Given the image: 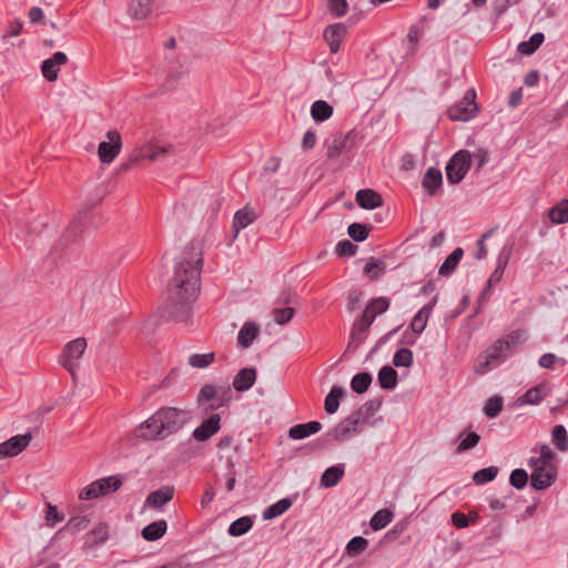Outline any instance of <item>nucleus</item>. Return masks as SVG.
<instances>
[{
  "instance_id": "obj_1",
  "label": "nucleus",
  "mask_w": 568,
  "mask_h": 568,
  "mask_svg": "<svg viewBox=\"0 0 568 568\" xmlns=\"http://www.w3.org/2000/svg\"><path fill=\"white\" fill-rule=\"evenodd\" d=\"M203 247L201 242H192L185 246L175 264L170 284L171 297L176 304L186 306L194 302L200 293Z\"/></svg>"
},
{
  "instance_id": "obj_2",
  "label": "nucleus",
  "mask_w": 568,
  "mask_h": 568,
  "mask_svg": "<svg viewBox=\"0 0 568 568\" xmlns=\"http://www.w3.org/2000/svg\"><path fill=\"white\" fill-rule=\"evenodd\" d=\"M187 420V413L175 407H163L143 422L139 428L142 432L138 437L145 440L163 439L176 433Z\"/></svg>"
},
{
  "instance_id": "obj_3",
  "label": "nucleus",
  "mask_w": 568,
  "mask_h": 568,
  "mask_svg": "<svg viewBox=\"0 0 568 568\" xmlns=\"http://www.w3.org/2000/svg\"><path fill=\"white\" fill-rule=\"evenodd\" d=\"M531 469L530 485L535 490H544L550 487L558 474L556 455L547 444H542L539 456H531L528 459Z\"/></svg>"
},
{
  "instance_id": "obj_4",
  "label": "nucleus",
  "mask_w": 568,
  "mask_h": 568,
  "mask_svg": "<svg viewBox=\"0 0 568 568\" xmlns=\"http://www.w3.org/2000/svg\"><path fill=\"white\" fill-rule=\"evenodd\" d=\"M519 342V334L513 333L506 338L497 339L484 354L485 361L477 367V373L485 374L490 366H496L504 361L507 352Z\"/></svg>"
},
{
  "instance_id": "obj_5",
  "label": "nucleus",
  "mask_w": 568,
  "mask_h": 568,
  "mask_svg": "<svg viewBox=\"0 0 568 568\" xmlns=\"http://www.w3.org/2000/svg\"><path fill=\"white\" fill-rule=\"evenodd\" d=\"M122 484L123 481L120 476H109L94 480L80 491L79 499L90 500L105 496L110 493L119 490Z\"/></svg>"
},
{
  "instance_id": "obj_6",
  "label": "nucleus",
  "mask_w": 568,
  "mask_h": 568,
  "mask_svg": "<svg viewBox=\"0 0 568 568\" xmlns=\"http://www.w3.org/2000/svg\"><path fill=\"white\" fill-rule=\"evenodd\" d=\"M171 146H161L158 144H146L139 150H135L131 153L128 162L122 164L123 170H129L133 168L141 161L149 160L150 162L160 161L165 159L169 154H171Z\"/></svg>"
},
{
  "instance_id": "obj_7",
  "label": "nucleus",
  "mask_w": 568,
  "mask_h": 568,
  "mask_svg": "<svg viewBox=\"0 0 568 568\" xmlns=\"http://www.w3.org/2000/svg\"><path fill=\"white\" fill-rule=\"evenodd\" d=\"M85 348V338H77L65 345L63 353L60 356L59 363L72 375V377L75 376V371L79 366L78 362L84 354Z\"/></svg>"
},
{
  "instance_id": "obj_8",
  "label": "nucleus",
  "mask_w": 568,
  "mask_h": 568,
  "mask_svg": "<svg viewBox=\"0 0 568 568\" xmlns=\"http://www.w3.org/2000/svg\"><path fill=\"white\" fill-rule=\"evenodd\" d=\"M232 399V389L229 385H220L215 386L212 384L204 385L199 395L197 403L202 404L204 402L213 400L214 404L210 405V409L219 408L225 404H227Z\"/></svg>"
},
{
  "instance_id": "obj_9",
  "label": "nucleus",
  "mask_w": 568,
  "mask_h": 568,
  "mask_svg": "<svg viewBox=\"0 0 568 568\" xmlns=\"http://www.w3.org/2000/svg\"><path fill=\"white\" fill-rule=\"evenodd\" d=\"M471 155L468 151L462 150L453 155L446 165V176L452 184L459 183L470 168Z\"/></svg>"
},
{
  "instance_id": "obj_10",
  "label": "nucleus",
  "mask_w": 568,
  "mask_h": 568,
  "mask_svg": "<svg viewBox=\"0 0 568 568\" xmlns=\"http://www.w3.org/2000/svg\"><path fill=\"white\" fill-rule=\"evenodd\" d=\"M475 99V90H468L460 102L448 109L449 119L453 121H468L473 119L478 111Z\"/></svg>"
},
{
  "instance_id": "obj_11",
  "label": "nucleus",
  "mask_w": 568,
  "mask_h": 568,
  "mask_svg": "<svg viewBox=\"0 0 568 568\" xmlns=\"http://www.w3.org/2000/svg\"><path fill=\"white\" fill-rule=\"evenodd\" d=\"M362 413L354 412L344 420L338 423L329 433L328 436L338 443L346 440L351 435L357 434L361 430Z\"/></svg>"
},
{
  "instance_id": "obj_12",
  "label": "nucleus",
  "mask_w": 568,
  "mask_h": 568,
  "mask_svg": "<svg viewBox=\"0 0 568 568\" xmlns=\"http://www.w3.org/2000/svg\"><path fill=\"white\" fill-rule=\"evenodd\" d=\"M108 141H103L98 146V155L102 163H111L121 152L122 139L116 130L106 133Z\"/></svg>"
},
{
  "instance_id": "obj_13",
  "label": "nucleus",
  "mask_w": 568,
  "mask_h": 568,
  "mask_svg": "<svg viewBox=\"0 0 568 568\" xmlns=\"http://www.w3.org/2000/svg\"><path fill=\"white\" fill-rule=\"evenodd\" d=\"M119 292V281L113 274H101L90 284L89 293L93 296H115Z\"/></svg>"
},
{
  "instance_id": "obj_14",
  "label": "nucleus",
  "mask_w": 568,
  "mask_h": 568,
  "mask_svg": "<svg viewBox=\"0 0 568 568\" xmlns=\"http://www.w3.org/2000/svg\"><path fill=\"white\" fill-rule=\"evenodd\" d=\"M32 436L30 433L16 435L0 444V459L14 457L23 452L30 444Z\"/></svg>"
},
{
  "instance_id": "obj_15",
  "label": "nucleus",
  "mask_w": 568,
  "mask_h": 568,
  "mask_svg": "<svg viewBox=\"0 0 568 568\" xmlns=\"http://www.w3.org/2000/svg\"><path fill=\"white\" fill-rule=\"evenodd\" d=\"M68 57L64 52L58 51L49 59H45L41 64V72L43 78L49 82H54L58 79L60 67L67 64Z\"/></svg>"
},
{
  "instance_id": "obj_16",
  "label": "nucleus",
  "mask_w": 568,
  "mask_h": 568,
  "mask_svg": "<svg viewBox=\"0 0 568 568\" xmlns=\"http://www.w3.org/2000/svg\"><path fill=\"white\" fill-rule=\"evenodd\" d=\"M221 416L213 414L204 419L200 426L193 430V437L199 442H205L220 430Z\"/></svg>"
},
{
  "instance_id": "obj_17",
  "label": "nucleus",
  "mask_w": 568,
  "mask_h": 568,
  "mask_svg": "<svg viewBox=\"0 0 568 568\" xmlns=\"http://www.w3.org/2000/svg\"><path fill=\"white\" fill-rule=\"evenodd\" d=\"M347 29L343 23H335L328 26L324 31V39L328 43L329 51L336 53L339 50L341 43L346 36Z\"/></svg>"
},
{
  "instance_id": "obj_18",
  "label": "nucleus",
  "mask_w": 568,
  "mask_h": 568,
  "mask_svg": "<svg viewBox=\"0 0 568 568\" xmlns=\"http://www.w3.org/2000/svg\"><path fill=\"white\" fill-rule=\"evenodd\" d=\"M550 393V387L547 383H540L535 387L528 389L525 394H523L517 402L520 405L529 404L537 405L539 404L548 394Z\"/></svg>"
},
{
  "instance_id": "obj_19",
  "label": "nucleus",
  "mask_w": 568,
  "mask_h": 568,
  "mask_svg": "<svg viewBox=\"0 0 568 568\" xmlns=\"http://www.w3.org/2000/svg\"><path fill=\"white\" fill-rule=\"evenodd\" d=\"M357 204L365 210H374L383 205V197L371 189L359 190L356 193Z\"/></svg>"
},
{
  "instance_id": "obj_20",
  "label": "nucleus",
  "mask_w": 568,
  "mask_h": 568,
  "mask_svg": "<svg viewBox=\"0 0 568 568\" xmlns=\"http://www.w3.org/2000/svg\"><path fill=\"white\" fill-rule=\"evenodd\" d=\"M322 429V424L317 420H312L305 424H297L288 429V436L292 439H304L311 435L318 433Z\"/></svg>"
},
{
  "instance_id": "obj_21",
  "label": "nucleus",
  "mask_w": 568,
  "mask_h": 568,
  "mask_svg": "<svg viewBox=\"0 0 568 568\" xmlns=\"http://www.w3.org/2000/svg\"><path fill=\"white\" fill-rule=\"evenodd\" d=\"M256 381V371L255 368H242L233 379V387L237 392H245L250 389Z\"/></svg>"
},
{
  "instance_id": "obj_22",
  "label": "nucleus",
  "mask_w": 568,
  "mask_h": 568,
  "mask_svg": "<svg viewBox=\"0 0 568 568\" xmlns=\"http://www.w3.org/2000/svg\"><path fill=\"white\" fill-rule=\"evenodd\" d=\"M154 6V0H130L129 14L136 20L148 18Z\"/></svg>"
},
{
  "instance_id": "obj_23",
  "label": "nucleus",
  "mask_w": 568,
  "mask_h": 568,
  "mask_svg": "<svg viewBox=\"0 0 568 568\" xmlns=\"http://www.w3.org/2000/svg\"><path fill=\"white\" fill-rule=\"evenodd\" d=\"M436 304V296L432 300V302L425 306H423L417 314L414 316L410 327L413 332L420 334L427 325L428 317L430 315V312Z\"/></svg>"
},
{
  "instance_id": "obj_24",
  "label": "nucleus",
  "mask_w": 568,
  "mask_h": 568,
  "mask_svg": "<svg viewBox=\"0 0 568 568\" xmlns=\"http://www.w3.org/2000/svg\"><path fill=\"white\" fill-rule=\"evenodd\" d=\"M173 495H174L173 487H169V486L163 487L155 491H152L146 498V504L154 508H160L163 505H165L166 503L171 501L173 498Z\"/></svg>"
},
{
  "instance_id": "obj_25",
  "label": "nucleus",
  "mask_w": 568,
  "mask_h": 568,
  "mask_svg": "<svg viewBox=\"0 0 568 568\" xmlns=\"http://www.w3.org/2000/svg\"><path fill=\"white\" fill-rule=\"evenodd\" d=\"M260 328L256 324L247 322L239 332L237 343L242 348H247L252 345L253 341L257 337Z\"/></svg>"
},
{
  "instance_id": "obj_26",
  "label": "nucleus",
  "mask_w": 568,
  "mask_h": 568,
  "mask_svg": "<svg viewBox=\"0 0 568 568\" xmlns=\"http://www.w3.org/2000/svg\"><path fill=\"white\" fill-rule=\"evenodd\" d=\"M256 217H257V215L254 212V210H252V209L244 207V209L237 211L234 215V221H233V229L235 232V236L237 235L240 230L245 229L248 225H251L256 220Z\"/></svg>"
},
{
  "instance_id": "obj_27",
  "label": "nucleus",
  "mask_w": 568,
  "mask_h": 568,
  "mask_svg": "<svg viewBox=\"0 0 568 568\" xmlns=\"http://www.w3.org/2000/svg\"><path fill=\"white\" fill-rule=\"evenodd\" d=\"M443 176L438 169L429 168L423 176V187L429 195L435 194L437 187L442 185Z\"/></svg>"
},
{
  "instance_id": "obj_28",
  "label": "nucleus",
  "mask_w": 568,
  "mask_h": 568,
  "mask_svg": "<svg viewBox=\"0 0 568 568\" xmlns=\"http://www.w3.org/2000/svg\"><path fill=\"white\" fill-rule=\"evenodd\" d=\"M166 521L161 519L145 526L142 530V537L148 541L159 540L166 532Z\"/></svg>"
},
{
  "instance_id": "obj_29",
  "label": "nucleus",
  "mask_w": 568,
  "mask_h": 568,
  "mask_svg": "<svg viewBox=\"0 0 568 568\" xmlns=\"http://www.w3.org/2000/svg\"><path fill=\"white\" fill-rule=\"evenodd\" d=\"M509 257H510V251H508L506 253L501 252L499 254L498 260H497L498 265H497L496 270L489 276V278L487 281V287L484 293H486L488 290H490L491 286H494L495 284H497L501 281L504 271L508 264Z\"/></svg>"
},
{
  "instance_id": "obj_30",
  "label": "nucleus",
  "mask_w": 568,
  "mask_h": 568,
  "mask_svg": "<svg viewBox=\"0 0 568 568\" xmlns=\"http://www.w3.org/2000/svg\"><path fill=\"white\" fill-rule=\"evenodd\" d=\"M311 115L316 122L326 121L333 115V106L324 100H317L311 106Z\"/></svg>"
},
{
  "instance_id": "obj_31",
  "label": "nucleus",
  "mask_w": 568,
  "mask_h": 568,
  "mask_svg": "<svg viewBox=\"0 0 568 568\" xmlns=\"http://www.w3.org/2000/svg\"><path fill=\"white\" fill-rule=\"evenodd\" d=\"M378 383L384 389H393L397 385V372L392 366H383L377 375Z\"/></svg>"
},
{
  "instance_id": "obj_32",
  "label": "nucleus",
  "mask_w": 568,
  "mask_h": 568,
  "mask_svg": "<svg viewBox=\"0 0 568 568\" xmlns=\"http://www.w3.org/2000/svg\"><path fill=\"white\" fill-rule=\"evenodd\" d=\"M344 476V466L337 465L328 467L321 477V485L323 487H333L338 484V481Z\"/></svg>"
},
{
  "instance_id": "obj_33",
  "label": "nucleus",
  "mask_w": 568,
  "mask_h": 568,
  "mask_svg": "<svg viewBox=\"0 0 568 568\" xmlns=\"http://www.w3.org/2000/svg\"><path fill=\"white\" fill-rule=\"evenodd\" d=\"M463 250L460 247L455 248L444 261L439 267V274L443 276L450 275L463 257Z\"/></svg>"
},
{
  "instance_id": "obj_34",
  "label": "nucleus",
  "mask_w": 568,
  "mask_h": 568,
  "mask_svg": "<svg viewBox=\"0 0 568 568\" xmlns=\"http://www.w3.org/2000/svg\"><path fill=\"white\" fill-rule=\"evenodd\" d=\"M344 395V389L341 386H333L331 392L326 395L324 400V408L326 413L334 414L339 407V399Z\"/></svg>"
},
{
  "instance_id": "obj_35",
  "label": "nucleus",
  "mask_w": 568,
  "mask_h": 568,
  "mask_svg": "<svg viewBox=\"0 0 568 568\" xmlns=\"http://www.w3.org/2000/svg\"><path fill=\"white\" fill-rule=\"evenodd\" d=\"M549 219L555 224L568 222V199L560 201L549 210Z\"/></svg>"
},
{
  "instance_id": "obj_36",
  "label": "nucleus",
  "mask_w": 568,
  "mask_h": 568,
  "mask_svg": "<svg viewBox=\"0 0 568 568\" xmlns=\"http://www.w3.org/2000/svg\"><path fill=\"white\" fill-rule=\"evenodd\" d=\"M551 442L559 452H568V434L564 425L554 426Z\"/></svg>"
},
{
  "instance_id": "obj_37",
  "label": "nucleus",
  "mask_w": 568,
  "mask_h": 568,
  "mask_svg": "<svg viewBox=\"0 0 568 568\" xmlns=\"http://www.w3.org/2000/svg\"><path fill=\"white\" fill-rule=\"evenodd\" d=\"M544 40V33H534L528 41H523L518 44V52L525 55H530L541 45Z\"/></svg>"
},
{
  "instance_id": "obj_38",
  "label": "nucleus",
  "mask_w": 568,
  "mask_h": 568,
  "mask_svg": "<svg viewBox=\"0 0 568 568\" xmlns=\"http://www.w3.org/2000/svg\"><path fill=\"white\" fill-rule=\"evenodd\" d=\"M292 506V501L288 498H283L275 504L271 505L263 511V518L268 520L277 516H281Z\"/></svg>"
},
{
  "instance_id": "obj_39",
  "label": "nucleus",
  "mask_w": 568,
  "mask_h": 568,
  "mask_svg": "<svg viewBox=\"0 0 568 568\" xmlns=\"http://www.w3.org/2000/svg\"><path fill=\"white\" fill-rule=\"evenodd\" d=\"M253 526V520L247 517H241L234 520L229 527V534L234 537H239L247 532Z\"/></svg>"
},
{
  "instance_id": "obj_40",
  "label": "nucleus",
  "mask_w": 568,
  "mask_h": 568,
  "mask_svg": "<svg viewBox=\"0 0 568 568\" xmlns=\"http://www.w3.org/2000/svg\"><path fill=\"white\" fill-rule=\"evenodd\" d=\"M371 384L372 376L366 372L356 374L351 381V387L357 394L365 393L369 388Z\"/></svg>"
},
{
  "instance_id": "obj_41",
  "label": "nucleus",
  "mask_w": 568,
  "mask_h": 568,
  "mask_svg": "<svg viewBox=\"0 0 568 568\" xmlns=\"http://www.w3.org/2000/svg\"><path fill=\"white\" fill-rule=\"evenodd\" d=\"M215 361V353L209 352L204 354H191L189 356V364L194 368H206Z\"/></svg>"
},
{
  "instance_id": "obj_42",
  "label": "nucleus",
  "mask_w": 568,
  "mask_h": 568,
  "mask_svg": "<svg viewBox=\"0 0 568 568\" xmlns=\"http://www.w3.org/2000/svg\"><path fill=\"white\" fill-rule=\"evenodd\" d=\"M393 518V514L388 509H381L377 513L374 514L372 517L369 525L373 530H381L385 528Z\"/></svg>"
},
{
  "instance_id": "obj_43",
  "label": "nucleus",
  "mask_w": 568,
  "mask_h": 568,
  "mask_svg": "<svg viewBox=\"0 0 568 568\" xmlns=\"http://www.w3.org/2000/svg\"><path fill=\"white\" fill-rule=\"evenodd\" d=\"M497 475H498V467L489 466V467H486V468H483V469L476 471L473 475V480L477 485H483V484L494 480Z\"/></svg>"
},
{
  "instance_id": "obj_44",
  "label": "nucleus",
  "mask_w": 568,
  "mask_h": 568,
  "mask_svg": "<svg viewBox=\"0 0 568 568\" xmlns=\"http://www.w3.org/2000/svg\"><path fill=\"white\" fill-rule=\"evenodd\" d=\"M464 435L465 432L460 433L459 435V438H462V440L457 446L458 453H463L474 448L480 440V436L475 432L467 433L466 436L463 437Z\"/></svg>"
},
{
  "instance_id": "obj_45",
  "label": "nucleus",
  "mask_w": 568,
  "mask_h": 568,
  "mask_svg": "<svg viewBox=\"0 0 568 568\" xmlns=\"http://www.w3.org/2000/svg\"><path fill=\"white\" fill-rule=\"evenodd\" d=\"M393 364L396 367H410L413 364V352L409 348H399L393 358Z\"/></svg>"
},
{
  "instance_id": "obj_46",
  "label": "nucleus",
  "mask_w": 568,
  "mask_h": 568,
  "mask_svg": "<svg viewBox=\"0 0 568 568\" xmlns=\"http://www.w3.org/2000/svg\"><path fill=\"white\" fill-rule=\"evenodd\" d=\"M375 317L376 316L371 312V310L366 307L359 323L356 324L353 328L352 337L355 338L357 334L365 333L373 324Z\"/></svg>"
},
{
  "instance_id": "obj_47",
  "label": "nucleus",
  "mask_w": 568,
  "mask_h": 568,
  "mask_svg": "<svg viewBox=\"0 0 568 568\" xmlns=\"http://www.w3.org/2000/svg\"><path fill=\"white\" fill-rule=\"evenodd\" d=\"M369 227L365 224L353 223L348 226L347 233L356 242H363L369 234Z\"/></svg>"
},
{
  "instance_id": "obj_48",
  "label": "nucleus",
  "mask_w": 568,
  "mask_h": 568,
  "mask_svg": "<svg viewBox=\"0 0 568 568\" xmlns=\"http://www.w3.org/2000/svg\"><path fill=\"white\" fill-rule=\"evenodd\" d=\"M367 539L361 536H356L348 541L346 550L348 555L356 556L362 554L367 548Z\"/></svg>"
},
{
  "instance_id": "obj_49",
  "label": "nucleus",
  "mask_w": 568,
  "mask_h": 568,
  "mask_svg": "<svg viewBox=\"0 0 568 568\" xmlns=\"http://www.w3.org/2000/svg\"><path fill=\"white\" fill-rule=\"evenodd\" d=\"M528 474L523 468L514 469L509 477V483L516 489H523L528 483Z\"/></svg>"
},
{
  "instance_id": "obj_50",
  "label": "nucleus",
  "mask_w": 568,
  "mask_h": 568,
  "mask_svg": "<svg viewBox=\"0 0 568 568\" xmlns=\"http://www.w3.org/2000/svg\"><path fill=\"white\" fill-rule=\"evenodd\" d=\"M108 526L104 524H100L94 529L91 530L89 534V539L91 540V545H100L108 539Z\"/></svg>"
},
{
  "instance_id": "obj_51",
  "label": "nucleus",
  "mask_w": 568,
  "mask_h": 568,
  "mask_svg": "<svg viewBox=\"0 0 568 568\" xmlns=\"http://www.w3.org/2000/svg\"><path fill=\"white\" fill-rule=\"evenodd\" d=\"M90 524V519L88 516H75L69 519L64 529L75 532L82 529H85Z\"/></svg>"
},
{
  "instance_id": "obj_52",
  "label": "nucleus",
  "mask_w": 568,
  "mask_h": 568,
  "mask_svg": "<svg viewBox=\"0 0 568 568\" xmlns=\"http://www.w3.org/2000/svg\"><path fill=\"white\" fill-rule=\"evenodd\" d=\"M44 519L48 526L53 527L55 524L62 521L64 519V516L59 513L58 508L54 505H52L51 503H47Z\"/></svg>"
},
{
  "instance_id": "obj_53",
  "label": "nucleus",
  "mask_w": 568,
  "mask_h": 568,
  "mask_svg": "<svg viewBox=\"0 0 568 568\" xmlns=\"http://www.w3.org/2000/svg\"><path fill=\"white\" fill-rule=\"evenodd\" d=\"M503 409V400L498 396L490 397L484 407V412L488 417H496Z\"/></svg>"
},
{
  "instance_id": "obj_54",
  "label": "nucleus",
  "mask_w": 568,
  "mask_h": 568,
  "mask_svg": "<svg viewBox=\"0 0 568 568\" xmlns=\"http://www.w3.org/2000/svg\"><path fill=\"white\" fill-rule=\"evenodd\" d=\"M327 9L333 16L341 18L346 14L348 3L346 0H328Z\"/></svg>"
},
{
  "instance_id": "obj_55",
  "label": "nucleus",
  "mask_w": 568,
  "mask_h": 568,
  "mask_svg": "<svg viewBox=\"0 0 568 568\" xmlns=\"http://www.w3.org/2000/svg\"><path fill=\"white\" fill-rule=\"evenodd\" d=\"M366 307L376 316L377 314H382L388 310L389 300L383 296L376 297L373 298Z\"/></svg>"
},
{
  "instance_id": "obj_56",
  "label": "nucleus",
  "mask_w": 568,
  "mask_h": 568,
  "mask_svg": "<svg viewBox=\"0 0 568 568\" xmlns=\"http://www.w3.org/2000/svg\"><path fill=\"white\" fill-rule=\"evenodd\" d=\"M383 270H384L383 262L371 258V261L364 267V273L369 275L372 280H377V278H379Z\"/></svg>"
},
{
  "instance_id": "obj_57",
  "label": "nucleus",
  "mask_w": 568,
  "mask_h": 568,
  "mask_svg": "<svg viewBox=\"0 0 568 568\" xmlns=\"http://www.w3.org/2000/svg\"><path fill=\"white\" fill-rule=\"evenodd\" d=\"M294 313L295 310L293 307L275 308L273 311L274 321L280 325H284L292 320Z\"/></svg>"
},
{
  "instance_id": "obj_58",
  "label": "nucleus",
  "mask_w": 568,
  "mask_h": 568,
  "mask_svg": "<svg viewBox=\"0 0 568 568\" xmlns=\"http://www.w3.org/2000/svg\"><path fill=\"white\" fill-rule=\"evenodd\" d=\"M345 144H346V141L344 138H341V136L335 138L332 141V144L327 148V156L329 159H335V158L339 156V154L342 153V151L345 148Z\"/></svg>"
},
{
  "instance_id": "obj_59",
  "label": "nucleus",
  "mask_w": 568,
  "mask_h": 568,
  "mask_svg": "<svg viewBox=\"0 0 568 568\" xmlns=\"http://www.w3.org/2000/svg\"><path fill=\"white\" fill-rule=\"evenodd\" d=\"M356 245H354L348 240H344L337 243L336 253L339 256H352L356 253Z\"/></svg>"
},
{
  "instance_id": "obj_60",
  "label": "nucleus",
  "mask_w": 568,
  "mask_h": 568,
  "mask_svg": "<svg viewBox=\"0 0 568 568\" xmlns=\"http://www.w3.org/2000/svg\"><path fill=\"white\" fill-rule=\"evenodd\" d=\"M493 234V230L487 231L483 234V236L477 242V252H476V258L481 260L487 255V250L485 246V240Z\"/></svg>"
},
{
  "instance_id": "obj_61",
  "label": "nucleus",
  "mask_w": 568,
  "mask_h": 568,
  "mask_svg": "<svg viewBox=\"0 0 568 568\" xmlns=\"http://www.w3.org/2000/svg\"><path fill=\"white\" fill-rule=\"evenodd\" d=\"M316 144V134L315 132L308 130L304 133L303 140H302V149L304 151L312 150Z\"/></svg>"
},
{
  "instance_id": "obj_62",
  "label": "nucleus",
  "mask_w": 568,
  "mask_h": 568,
  "mask_svg": "<svg viewBox=\"0 0 568 568\" xmlns=\"http://www.w3.org/2000/svg\"><path fill=\"white\" fill-rule=\"evenodd\" d=\"M452 523L456 528H466L469 525V520L463 513H454L452 515Z\"/></svg>"
},
{
  "instance_id": "obj_63",
  "label": "nucleus",
  "mask_w": 568,
  "mask_h": 568,
  "mask_svg": "<svg viewBox=\"0 0 568 568\" xmlns=\"http://www.w3.org/2000/svg\"><path fill=\"white\" fill-rule=\"evenodd\" d=\"M28 17L32 23H39L43 20L44 13L40 7H32L28 12Z\"/></svg>"
},
{
  "instance_id": "obj_64",
  "label": "nucleus",
  "mask_w": 568,
  "mask_h": 568,
  "mask_svg": "<svg viewBox=\"0 0 568 568\" xmlns=\"http://www.w3.org/2000/svg\"><path fill=\"white\" fill-rule=\"evenodd\" d=\"M555 362H556V356L551 353H546V354L541 355L538 364L542 368H551L554 366Z\"/></svg>"
}]
</instances>
